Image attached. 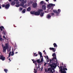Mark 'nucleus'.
<instances>
[{"label":"nucleus","mask_w":73,"mask_h":73,"mask_svg":"<svg viewBox=\"0 0 73 73\" xmlns=\"http://www.w3.org/2000/svg\"><path fill=\"white\" fill-rule=\"evenodd\" d=\"M52 56L53 57V58L52 59V60L51 59H50V63L52 64H50V66L51 68H56L57 66V65L56 63H54V62H56V64H57V60L56 58V55L55 54V53H54L52 54Z\"/></svg>","instance_id":"nucleus-1"},{"label":"nucleus","mask_w":73,"mask_h":73,"mask_svg":"<svg viewBox=\"0 0 73 73\" xmlns=\"http://www.w3.org/2000/svg\"><path fill=\"white\" fill-rule=\"evenodd\" d=\"M62 68L61 64V66L60 67V70H59V72H61V73H66V70H68V69L66 68V64H65L63 66H62Z\"/></svg>","instance_id":"nucleus-2"},{"label":"nucleus","mask_w":73,"mask_h":73,"mask_svg":"<svg viewBox=\"0 0 73 73\" xmlns=\"http://www.w3.org/2000/svg\"><path fill=\"white\" fill-rule=\"evenodd\" d=\"M39 54L40 55V58H41L40 61V59H38L36 60V63L37 62L38 64H40L41 62H43V56H42V54L41 53V52H39Z\"/></svg>","instance_id":"nucleus-3"},{"label":"nucleus","mask_w":73,"mask_h":73,"mask_svg":"<svg viewBox=\"0 0 73 73\" xmlns=\"http://www.w3.org/2000/svg\"><path fill=\"white\" fill-rule=\"evenodd\" d=\"M42 10L41 9H39L37 11H35V16H39L41 12H42Z\"/></svg>","instance_id":"nucleus-4"},{"label":"nucleus","mask_w":73,"mask_h":73,"mask_svg":"<svg viewBox=\"0 0 73 73\" xmlns=\"http://www.w3.org/2000/svg\"><path fill=\"white\" fill-rule=\"evenodd\" d=\"M58 11L57 10H53V12L54 13H56V14H57L56 16H58V15L57 14H59V13H60V12H61V10L60 9H58Z\"/></svg>","instance_id":"nucleus-5"},{"label":"nucleus","mask_w":73,"mask_h":73,"mask_svg":"<svg viewBox=\"0 0 73 73\" xmlns=\"http://www.w3.org/2000/svg\"><path fill=\"white\" fill-rule=\"evenodd\" d=\"M32 5L33 8H36V7H37V4L36 3H33L32 4Z\"/></svg>","instance_id":"nucleus-6"},{"label":"nucleus","mask_w":73,"mask_h":73,"mask_svg":"<svg viewBox=\"0 0 73 73\" xmlns=\"http://www.w3.org/2000/svg\"><path fill=\"white\" fill-rule=\"evenodd\" d=\"M5 58L4 57L3 55H1L0 56V59L2 60V61H4L5 60Z\"/></svg>","instance_id":"nucleus-7"},{"label":"nucleus","mask_w":73,"mask_h":73,"mask_svg":"<svg viewBox=\"0 0 73 73\" xmlns=\"http://www.w3.org/2000/svg\"><path fill=\"white\" fill-rule=\"evenodd\" d=\"M10 7V5L9 4H7L5 5V8L6 9H9V8Z\"/></svg>","instance_id":"nucleus-8"},{"label":"nucleus","mask_w":73,"mask_h":73,"mask_svg":"<svg viewBox=\"0 0 73 73\" xmlns=\"http://www.w3.org/2000/svg\"><path fill=\"white\" fill-rule=\"evenodd\" d=\"M48 6L49 7H54V6H55V4L52 3H50L48 5Z\"/></svg>","instance_id":"nucleus-9"},{"label":"nucleus","mask_w":73,"mask_h":73,"mask_svg":"<svg viewBox=\"0 0 73 73\" xmlns=\"http://www.w3.org/2000/svg\"><path fill=\"white\" fill-rule=\"evenodd\" d=\"M50 14H48L46 16V18H47L48 19H50V18L52 17V16L50 15Z\"/></svg>","instance_id":"nucleus-10"},{"label":"nucleus","mask_w":73,"mask_h":73,"mask_svg":"<svg viewBox=\"0 0 73 73\" xmlns=\"http://www.w3.org/2000/svg\"><path fill=\"white\" fill-rule=\"evenodd\" d=\"M7 49L6 48L5 46H4V47L3 48V52H5V53L6 52V50Z\"/></svg>","instance_id":"nucleus-11"},{"label":"nucleus","mask_w":73,"mask_h":73,"mask_svg":"<svg viewBox=\"0 0 73 73\" xmlns=\"http://www.w3.org/2000/svg\"><path fill=\"white\" fill-rule=\"evenodd\" d=\"M55 48H50L49 49L50 50H52V52H54L55 51H56V50H54Z\"/></svg>","instance_id":"nucleus-12"},{"label":"nucleus","mask_w":73,"mask_h":73,"mask_svg":"<svg viewBox=\"0 0 73 73\" xmlns=\"http://www.w3.org/2000/svg\"><path fill=\"white\" fill-rule=\"evenodd\" d=\"M44 12H41L40 13V16L41 17H42L44 16Z\"/></svg>","instance_id":"nucleus-13"},{"label":"nucleus","mask_w":73,"mask_h":73,"mask_svg":"<svg viewBox=\"0 0 73 73\" xmlns=\"http://www.w3.org/2000/svg\"><path fill=\"white\" fill-rule=\"evenodd\" d=\"M42 8L43 9L45 10V9H46V6L45 5H43L42 6Z\"/></svg>","instance_id":"nucleus-14"},{"label":"nucleus","mask_w":73,"mask_h":73,"mask_svg":"<svg viewBox=\"0 0 73 73\" xmlns=\"http://www.w3.org/2000/svg\"><path fill=\"white\" fill-rule=\"evenodd\" d=\"M11 4L12 5H14L15 4V2L14 1H12L11 2Z\"/></svg>","instance_id":"nucleus-15"},{"label":"nucleus","mask_w":73,"mask_h":73,"mask_svg":"<svg viewBox=\"0 0 73 73\" xmlns=\"http://www.w3.org/2000/svg\"><path fill=\"white\" fill-rule=\"evenodd\" d=\"M30 13L31 15H35V11H31L30 12Z\"/></svg>","instance_id":"nucleus-16"},{"label":"nucleus","mask_w":73,"mask_h":73,"mask_svg":"<svg viewBox=\"0 0 73 73\" xmlns=\"http://www.w3.org/2000/svg\"><path fill=\"white\" fill-rule=\"evenodd\" d=\"M13 48H12V54L11 55V56H13L14 55V50H13Z\"/></svg>","instance_id":"nucleus-17"},{"label":"nucleus","mask_w":73,"mask_h":73,"mask_svg":"<svg viewBox=\"0 0 73 73\" xmlns=\"http://www.w3.org/2000/svg\"><path fill=\"white\" fill-rule=\"evenodd\" d=\"M32 61H33V63H34V64H35V65H37V63H36V60H35V59L33 60V59H32Z\"/></svg>","instance_id":"nucleus-18"},{"label":"nucleus","mask_w":73,"mask_h":73,"mask_svg":"<svg viewBox=\"0 0 73 73\" xmlns=\"http://www.w3.org/2000/svg\"><path fill=\"white\" fill-rule=\"evenodd\" d=\"M34 73H36L37 72V68L36 69L34 68Z\"/></svg>","instance_id":"nucleus-19"},{"label":"nucleus","mask_w":73,"mask_h":73,"mask_svg":"<svg viewBox=\"0 0 73 73\" xmlns=\"http://www.w3.org/2000/svg\"><path fill=\"white\" fill-rule=\"evenodd\" d=\"M8 43H6L5 44V46L6 48L7 49L8 47Z\"/></svg>","instance_id":"nucleus-20"},{"label":"nucleus","mask_w":73,"mask_h":73,"mask_svg":"<svg viewBox=\"0 0 73 73\" xmlns=\"http://www.w3.org/2000/svg\"><path fill=\"white\" fill-rule=\"evenodd\" d=\"M54 47H57V44L56 43H54L53 44Z\"/></svg>","instance_id":"nucleus-21"},{"label":"nucleus","mask_w":73,"mask_h":73,"mask_svg":"<svg viewBox=\"0 0 73 73\" xmlns=\"http://www.w3.org/2000/svg\"><path fill=\"white\" fill-rule=\"evenodd\" d=\"M31 7H29L27 9V11H31Z\"/></svg>","instance_id":"nucleus-22"},{"label":"nucleus","mask_w":73,"mask_h":73,"mask_svg":"<svg viewBox=\"0 0 73 73\" xmlns=\"http://www.w3.org/2000/svg\"><path fill=\"white\" fill-rule=\"evenodd\" d=\"M4 70L5 72V73H7V72H8V70H7V69H4Z\"/></svg>","instance_id":"nucleus-23"},{"label":"nucleus","mask_w":73,"mask_h":73,"mask_svg":"<svg viewBox=\"0 0 73 73\" xmlns=\"http://www.w3.org/2000/svg\"><path fill=\"white\" fill-rule=\"evenodd\" d=\"M22 12L24 13H25V9H24V10H23Z\"/></svg>","instance_id":"nucleus-24"},{"label":"nucleus","mask_w":73,"mask_h":73,"mask_svg":"<svg viewBox=\"0 0 73 73\" xmlns=\"http://www.w3.org/2000/svg\"><path fill=\"white\" fill-rule=\"evenodd\" d=\"M44 57L46 58H47L48 60H49V58L48 57V56L46 55V56Z\"/></svg>","instance_id":"nucleus-25"},{"label":"nucleus","mask_w":73,"mask_h":73,"mask_svg":"<svg viewBox=\"0 0 73 73\" xmlns=\"http://www.w3.org/2000/svg\"><path fill=\"white\" fill-rule=\"evenodd\" d=\"M36 53H34V56H38V54H36Z\"/></svg>","instance_id":"nucleus-26"},{"label":"nucleus","mask_w":73,"mask_h":73,"mask_svg":"<svg viewBox=\"0 0 73 73\" xmlns=\"http://www.w3.org/2000/svg\"><path fill=\"white\" fill-rule=\"evenodd\" d=\"M0 40L1 41H3V38H1V37H0Z\"/></svg>","instance_id":"nucleus-27"},{"label":"nucleus","mask_w":73,"mask_h":73,"mask_svg":"<svg viewBox=\"0 0 73 73\" xmlns=\"http://www.w3.org/2000/svg\"><path fill=\"white\" fill-rule=\"evenodd\" d=\"M20 5L21 7H24V3H21Z\"/></svg>","instance_id":"nucleus-28"},{"label":"nucleus","mask_w":73,"mask_h":73,"mask_svg":"<svg viewBox=\"0 0 73 73\" xmlns=\"http://www.w3.org/2000/svg\"><path fill=\"white\" fill-rule=\"evenodd\" d=\"M44 1H41L40 2V4H44Z\"/></svg>","instance_id":"nucleus-29"},{"label":"nucleus","mask_w":73,"mask_h":73,"mask_svg":"<svg viewBox=\"0 0 73 73\" xmlns=\"http://www.w3.org/2000/svg\"><path fill=\"white\" fill-rule=\"evenodd\" d=\"M16 7H20V5H15Z\"/></svg>","instance_id":"nucleus-30"},{"label":"nucleus","mask_w":73,"mask_h":73,"mask_svg":"<svg viewBox=\"0 0 73 73\" xmlns=\"http://www.w3.org/2000/svg\"><path fill=\"white\" fill-rule=\"evenodd\" d=\"M36 68H37V69H38H38H40V66H39V64L38 65V66L37 67L36 66Z\"/></svg>","instance_id":"nucleus-31"},{"label":"nucleus","mask_w":73,"mask_h":73,"mask_svg":"<svg viewBox=\"0 0 73 73\" xmlns=\"http://www.w3.org/2000/svg\"><path fill=\"white\" fill-rule=\"evenodd\" d=\"M45 72H48V69H45Z\"/></svg>","instance_id":"nucleus-32"},{"label":"nucleus","mask_w":73,"mask_h":73,"mask_svg":"<svg viewBox=\"0 0 73 73\" xmlns=\"http://www.w3.org/2000/svg\"><path fill=\"white\" fill-rule=\"evenodd\" d=\"M3 29H2V28H0V30L1 31H2L3 29H4V28H2Z\"/></svg>","instance_id":"nucleus-33"},{"label":"nucleus","mask_w":73,"mask_h":73,"mask_svg":"<svg viewBox=\"0 0 73 73\" xmlns=\"http://www.w3.org/2000/svg\"><path fill=\"white\" fill-rule=\"evenodd\" d=\"M2 7H5V4H3L2 5Z\"/></svg>","instance_id":"nucleus-34"},{"label":"nucleus","mask_w":73,"mask_h":73,"mask_svg":"<svg viewBox=\"0 0 73 73\" xmlns=\"http://www.w3.org/2000/svg\"><path fill=\"white\" fill-rule=\"evenodd\" d=\"M48 70V71H50V70L51 69V68H48V69H47Z\"/></svg>","instance_id":"nucleus-35"},{"label":"nucleus","mask_w":73,"mask_h":73,"mask_svg":"<svg viewBox=\"0 0 73 73\" xmlns=\"http://www.w3.org/2000/svg\"><path fill=\"white\" fill-rule=\"evenodd\" d=\"M11 52H10L9 53V57H10V56H11Z\"/></svg>","instance_id":"nucleus-36"},{"label":"nucleus","mask_w":73,"mask_h":73,"mask_svg":"<svg viewBox=\"0 0 73 73\" xmlns=\"http://www.w3.org/2000/svg\"><path fill=\"white\" fill-rule=\"evenodd\" d=\"M3 33H4V35L5 36V35H6V34H5V32H4V31H3Z\"/></svg>","instance_id":"nucleus-37"},{"label":"nucleus","mask_w":73,"mask_h":73,"mask_svg":"<svg viewBox=\"0 0 73 73\" xmlns=\"http://www.w3.org/2000/svg\"><path fill=\"white\" fill-rule=\"evenodd\" d=\"M22 10H23V8H22L21 7L20 8V10L21 11H22Z\"/></svg>","instance_id":"nucleus-38"},{"label":"nucleus","mask_w":73,"mask_h":73,"mask_svg":"<svg viewBox=\"0 0 73 73\" xmlns=\"http://www.w3.org/2000/svg\"><path fill=\"white\" fill-rule=\"evenodd\" d=\"M51 15H52V16H53V15H54V13H51Z\"/></svg>","instance_id":"nucleus-39"},{"label":"nucleus","mask_w":73,"mask_h":73,"mask_svg":"<svg viewBox=\"0 0 73 73\" xmlns=\"http://www.w3.org/2000/svg\"><path fill=\"white\" fill-rule=\"evenodd\" d=\"M7 50L8 52H10V51H11V50L9 49H8Z\"/></svg>","instance_id":"nucleus-40"},{"label":"nucleus","mask_w":73,"mask_h":73,"mask_svg":"<svg viewBox=\"0 0 73 73\" xmlns=\"http://www.w3.org/2000/svg\"><path fill=\"white\" fill-rule=\"evenodd\" d=\"M50 73H52V72H53L52 71V70H51V69L50 70Z\"/></svg>","instance_id":"nucleus-41"},{"label":"nucleus","mask_w":73,"mask_h":73,"mask_svg":"<svg viewBox=\"0 0 73 73\" xmlns=\"http://www.w3.org/2000/svg\"><path fill=\"white\" fill-rule=\"evenodd\" d=\"M15 1H16V2H17L18 1V0H14Z\"/></svg>","instance_id":"nucleus-42"},{"label":"nucleus","mask_w":73,"mask_h":73,"mask_svg":"<svg viewBox=\"0 0 73 73\" xmlns=\"http://www.w3.org/2000/svg\"><path fill=\"white\" fill-rule=\"evenodd\" d=\"M20 1H24V0H19Z\"/></svg>","instance_id":"nucleus-43"},{"label":"nucleus","mask_w":73,"mask_h":73,"mask_svg":"<svg viewBox=\"0 0 73 73\" xmlns=\"http://www.w3.org/2000/svg\"><path fill=\"white\" fill-rule=\"evenodd\" d=\"M53 72H56L55 70H54V69H53Z\"/></svg>","instance_id":"nucleus-44"},{"label":"nucleus","mask_w":73,"mask_h":73,"mask_svg":"<svg viewBox=\"0 0 73 73\" xmlns=\"http://www.w3.org/2000/svg\"><path fill=\"white\" fill-rule=\"evenodd\" d=\"M0 28H4V27L3 26H1L0 27Z\"/></svg>","instance_id":"nucleus-45"},{"label":"nucleus","mask_w":73,"mask_h":73,"mask_svg":"<svg viewBox=\"0 0 73 73\" xmlns=\"http://www.w3.org/2000/svg\"><path fill=\"white\" fill-rule=\"evenodd\" d=\"M44 54H46V52H44Z\"/></svg>","instance_id":"nucleus-46"},{"label":"nucleus","mask_w":73,"mask_h":73,"mask_svg":"<svg viewBox=\"0 0 73 73\" xmlns=\"http://www.w3.org/2000/svg\"><path fill=\"white\" fill-rule=\"evenodd\" d=\"M9 60L10 61V62L11 61V58H9Z\"/></svg>","instance_id":"nucleus-47"},{"label":"nucleus","mask_w":73,"mask_h":73,"mask_svg":"<svg viewBox=\"0 0 73 73\" xmlns=\"http://www.w3.org/2000/svg\"><path fill=\"white\" fill-rule=\"evenodd\" d=\"M62 65L63 66H64V64H63V63H62Z\"/></svg>","instance_id":"nucleus-48"},{"label":"nucleus","mask_w":73,"mask_h":73,"mask_svg":"<svg viewBox=\"0 0 73 73\" xmlns=\"http://www.w3.org/2000/svg\"><path fill=\"white\" fill-rule=\"evenodd\" d=\"M31 3L32 4V3H33V1H31Z\"/></svg>","instance_id":"nucleus-49"},{"label":"nucleus","mask_w":73,"mask_h":73,"mask_svg":"<svg viewBox=\"0 0 73 73\" xmlns=\"http://www.w3.org/2000/svg\"><path fill=\"white\" fill-rule=\"evenodd\" d=\"M49 0H45L46 1H47V2Z\"/></svg>","instance_id":"nucleus-50"},{"label":"nucleus","mask_w":73,"mask_h":73,"mask_svg":"<svg viewBox=\"0 0 73 73\" xmlns=\"http://www.w3.org/2000/svg\"><path fill=\"white\" fill-rule=\"evenodd\" d=\"M3 38H4L5 37V36H3Z\"/></svg>","instance_id":"nucleus-51"},{"label":"nucleus","mask_w":73,"mask_h":73,"mask_svg":"<svg viewBox=\"0 0 73 73\" xmlns=\"http://www.w3.org/2000/svg\"><path fill=\"white\" fill-rule=\"evenodd\" d=\"M15 54H17V53H18V52H16L15 53Z\"/></svg>","instance_id":"nucleus-52"},{"label":"nucleus","mask_w":73,"mask_h":73,"mask_svg":"<svg viewBox=\"0 0 73 73\" xmlns=\"http://www.w3.org/2000/svg\"><path fill=\"white\" fill-rule=\"evenodd\" d=\"M0 37H1V35L0 34Z\"/></svg>","instance_id":"nucleus-53"},{"label":"nucleus","mask_w":73,"mask_h":73,"mask_svg":"<svg viewBox=\"0 0 73 73\" xmlns=\"http://www.w3.org/2000/svg\"><path fill=\"white\" fill-rule=\"evenodd\" d=\"M9 1H12V0H9Z\"/></svg>","instance_id":"nucleus-54"},{"label":"nucleus","mask_w":73,"mask_h":73,"mask_svg":"<svg viewBox=\"0 0 73 73\" xmlns=\"http://www.w3.org/2000/svg\"><path fill=\"white\" fill-rule=\"evenodd\" d=\"M0 9H1V6H0Z\"/></svg>","instance_id":"nucleus-55"},{"label":"nucleus","mask_w":73,"mask_h":73,"mask_svg":"<svg viewBox=\"0 0 73 73\" xmlns=\"http://www.w3.org/2000/svg\"><path fill=\"white\" fill-rule=\"evenodd\" d=\"M54 1H56V0H54Z\"/></svg>","instance_id":"nucleus-56"},{"label":"nucleus","mask_w":73,"mask_h":73,"mask_svg":"<svg viewBox=\"0 0 73 73\" xmlns=\"http://www.w3.org/2000/svg\"><path fill=\"white\" fill-rule=\"evenodd\" d=\"M45 52V50H44L43 51V52Z\"/></svg>","instance_id":"nucleus-57"},{"label":"nucleus","mask_w":73,"mask_h":73,"mask_svg":"<svg viewBox=\"0 0 73 73\" xmlns=\"http://www.w3.org/2000/svg\"><path fill=\"white\" fill-rule=\"evenodd\" d=\"M44 66H45L46 65V64L45 63V64H44Z\"/></svg>","instance_id":"nucleus-58"},{"label":"nucleus","mask_w":73,"mask_h":73,"mask_svg":"<svg viewBox=\"0 0 73 73\" xmlns=\"http://www.w3.org/2000/svg\"><path fill=\"white\" fill-rule=\"evenodd\" d=\"M41 70H42V69H41Z\"/></svg>","instance_id":"nucleus-59"},{"label":"nucleus","mask_w":73,"mask_h":73,"mask_svg":"<svg viewBox=\"0 0 73 73\" xmlns=\"http://www.w3.org/2000/svg\"><path fill=\"white\" fill-rule=\"evenodd\" d=\"M4 38L5 39V40H6V38Z\"/></svg>","instance_id":"nucleus-60"},{"label":"nucleus","mask_w":73,"mask_h":73,"mask_svg":"<svg viewBox=\"0 0 73 73\" xmlns=\"http://www.w3.org/2000/svg\"><path fill=\"white\" fill-rule=\"evenodd\" d=\"M58 68H59V69H60V66H58Z\"/></svg>","instance_id":"nucleus-61"},{"label":"nucleus","mask_w":73,"mask_h":73,"mask_svg":"<svg viewBox=\"0 0 73 73\" xmlns=\"http://www.w3.org/2000/svg\"><path fill=\"white\" fill-rule=\"evenodd\" d=\"M52 73H53V72H51Z\"/></svg>","instance_id":"nucleus-62"},{"label":"nucleus","mask_w":73,"mask_h":73,"mask_svg":"<svg viewBox=\"0 0 73 73\" xmlns=\"http://www.w3.org/2000/svg\"><path fill=\"white\" fill-rule=\"evenodd\" d=\"M2 46H3V45H2Z\"/></svg>","instance_id":"nucleus-63"},{"label":"nucleus","mask_w":73,"mask_h":73,"mask_svg":"<svg viewBox=\"0 0 73 73\" xmlns=\"http://www.w3.org/2000/svg\"><path fill=\"white\" fill-rule=\"evenodd\" d=\"M16 49V48H15V49H14V50H15Z\"/></svg>","instance_id":"nucleus-64"}]
</instances>
